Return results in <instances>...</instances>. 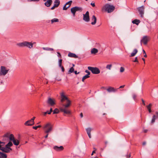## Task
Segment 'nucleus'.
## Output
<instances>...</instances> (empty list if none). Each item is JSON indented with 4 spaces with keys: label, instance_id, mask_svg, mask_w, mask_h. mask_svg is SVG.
Listing matches in <instances>:
<instances>
[{
    "label": "nucleus",
    "instance_id": "f257e3e1",
    "mask_svg": "<svg viewBox=\"0 0 158 158\" xmlns=\"http://www.w3.org/2000/svg\"><path fill=\"white\" fill-rule=\"evenodd\" d=\"M61 97L60 102L63 103L64 101H66V104H62V105L64 107H61L60 108V111L63 112L64 114H69L71 113L70 111L68 109L71 104V101L64 94V92L60 93Z\"/></svg>",
    "mask_w": 158,
    "mask_h": 158
},
{
    "label": "nucleus",
    "instance_id": "f03ea898",
    "mask_svg": "<svg viewBox=\"0 0 158 158\" xmlns=\"http://www.w3.org/2000/svg\"><path fill=\"white\" fill-rule=\"evenodd\" d=\"M115 9V7L109 4H106L102 7V10L108 13L113 12Z\"/></svg>",
    "mask_w": 158,
    "mask_h": 158
},
{
    "label": "nucleus",
    "instance_id": "7ed1b4c3",
    "mask_svg": "<svg viewBox=\"0 0 158 158\" xmlns=\"http://www.w3.org/2000/svg\"><path fill=\"white\" fill-rule=\"evenodd\" d=\"M52 125L50 123H47L43 127L44 132L48 133L51 132L52 130Z\"/></svg>",
    "mask_w": 158,
    "mask_h": 158
},
{
    "label": "nucleus",
    "instance_id": "20e7f679",
    "mask_svg": "<svg viewBox=\"0 0 158 158\" xmlns=\"http://www.w3.org/2000/svg\"><path fill=\"white\" fill-rule=\"evenodd\" d=\"M88 69L90 70L93 74H98L100 73V70L97 67H93L90 66L88 67Z\"/></svg>",
    "mask_w": 158,
    "mask_h": 158
},
{
    "label": "nucleus",
    "instance_id": "39448f33",
    "mask_svg": "<svg viewBox=\"0 0 158 158\" xmlns=\"http://www.w3.org/2000/svg\"><path fill=\"white\" fill-rule=\"evenodd\" d=\"M56 100L54 98L50 97H48L46 102L49 105L51 106H53L56 104Z\"/></svg>",
    "mask_w": 158,
    "mask_h": 158
},
{
    "label": "nucleus",
    "instance_id": "423d86ee",
    "mask_svg": "<svg viewBox=\"0 0 158 158\" xmlns=\"http://www.w3.org/2000/svg\"><path fill=\"white\" fill-rule=\"evenodd\" d=\"M9 69H6V68L4 66H1L0 71V76H5L8 72Z\"/></svg>",
    "mask_w": 158,
    "mask_h": 158
},
{
    "label": "nucleus",
    "instance_id": "0eeeda50",
    "mask_svg": "<svg viewBox=\"0 0 158 158\" xmlns=\"http://www.w3.org/2000/svg\"><path fill=\"white\" fill-rule=\"evenodd\" d=\"M35 117H33L30 120H27V121L25 122L24 123V125L25 126H32L34 124V120L35 119Z\"/></svg>",
    "mask_w": 158,
    "mask_h": 158
},
{
    "label": "nucleus",
    "instance_id": "6e6552de",
    "mask_svg": "<svg viewBox=\"0 0 158 158\" xmlns=\"http://www.w3.org/2000/svg\"><path fill=\"white\" fill-rule=\"evenodd\" d=\"M149 37L147 36H143L140 40L141 45H142V43H143L144 45H146L148 41Z\"/></svg>",
    "mask_w": 158,
    "mask_h": 158
},
{
    "label": "nucleus",
    "instance_id": "1a4fd4ad",
    "mask_svg": "<svg viewBox=\"0 0 158 158\" xmlns=\"http://www.w3.org/2000/svg\"><path fill=\"white\" fill-rule=\"evenodd\" d=\"M138 10L140 16L142 18H143V15L144 14V7L143 6H142L140 7H138L137 8Z\"/></svg>",
    "mask_w": 158,
    "mask_h": 158
},
{
    "label": "nucleus",
    "instance_id": "9d476101",
    "mask_svg": "<svg viewBox=\"0 0 158 158\" xmlns=\"http://www.w3.org/2000/svg\"><path fill=\"white\" fill-rule=\"evenodd\" d=\"M83 20L86 22H89L90 20L89 12L88 11H86L85 14H83Z\"/></svg>",
    "mask_w": 158,
    "mask_h": 158
},
{
    "label": "nucleus",
    "instance_id": "9b49d317",
    "mask_svg": "<svg viewBox=\"0 0 158 158\" xmlns=\"http://www.w3.org/2000/svg\"><path fill=\"white\" fill-rule=\"evenodd\" d=\"M118 88L115 89L114 88L111 86H109L108 89H107L106 90L109 93L110 92H115L117 91Z\"/></svg>",
    "mask_w": 158,
    "mask_h": 158
},
{
    "label": "nucleus",
    "instance_id": "f8f14e48",
    "mask_svg": "<svg viewBox=\"0 0 158 158\" xmlns=\"http://www.w3.org/2000/svg\"><path fill=\"white\" fill-rule=\"evenodd\" d=\"M72 2V1H70L68 2H67L64 6L63 7V10H66L68 8L70 7Z\"/></svg>",
    "mask_w": 158,
    "mask_h": 158
},
{
    "label": "nucleus",
    "instance_id": "ddd939ff",
    "mask_svg": "<svg viewBox=\"0 0 158 158\" xmlns=\"http://www.w3.org/2000/svg\"><path fill=\"white\" fill-rule=\"evenodd\" d=\"M156 114L155 115H153L152 116V119L151 121V123L152 124L154 123L155 122L156 119L158 118V112H156Z\"/></svg>",
    "mask_w": 158,
    "mask_h": 158
},
{
    "label": "nucleus",
    "instance_id": "4468645a",
    "mask_svg": "<svg viewBox=\"0 0 158 158\" xmlns=\"http://www.w3.org/2000/svg\"><path fill=\"white\" fill-rule=\"evenodd\" d=\"M53 149L57 151H60L63 150L64 149V147L63 146L58 147L57 146H55L53 147Z\"/></svg>",
    "mask_w": 158,
    "mask_h": 158
},
{
    "label": "nucleus",
    "instance_id": "2eb2a0df",
    "mask_svg": "<svg viewBox=\"0 0 158 158\" xmlns=\"http://www.w3.org/2000/svg\"><path fill=\"white\" fill-rule=\"evenodd\" d=\"M1 150L6 153H8L10 152L12 150V149L10 148H6V147H3L2 148Z\"/></svg>",
    "mask_w": 158,
    "mask_h": 158
},
{
    "label": "nucleus",
    "instance_id": "dca6fc26",
    "mask_svg": "<svg viewBox=\"0 0 158 158\" xmlns=\"http://www.w3.org/2000/svg\"><path fill=\"white\" fill-rule=\"evenodd\" d=\"M68 56L70 57L74 58H78V56L75 53L69 52L68 54Z\"/></svg>",
    "mask_w": 158,
    "mask_h": 158
},
{
    "label": "nucleus",
    "instance_id": "f3484780",
    "mask_svg": "<svg viewBox=\"0 0 158 158\" xmlns=\"http://www.w3.org/2000/svg\"><path fill=\"white\" fill-rule=\"evenodd\" d=\"M92 130V128L90 127H88L86 129V131L88 135L89 138L90 139L91 138V132Z\"/></svg>",
    "mask_w": 158,
    "mask_h": 158
},
{
    "label": "nucleus",
    "instance_id": "a211bd4d",
    "mask_svg": "<svg viewBox=\"0 0 158 158\" xmlns=\"http://www.w3.org/2000/svg\"><path fill=\"white\" fill-rule=\"evenodd\" d=\"M92 130V128L90 127H88L86 129V131L88 135L89 138L90 139L91 138V132Z\"/></svg>",
    "mask_w": 158,
    "mask_h": 158
},
{
    "label": "nucleus",
    "instance_id": "6ab92c4d",
    "mask_svg": "<svg viewBox=\"0 0 158 158\" xmlns=\"http://www.w3.org/2000/svg\"><path fill=\"white\" fill-rule=\"evenodd\" d=\"M52 0H48L44 3L45 5L47 7H49L52 4Z\"/></svg>",
    "mask_w": 158,
    "mask_h": 158
},
{
    "label": "nucleus",
    "instance_id": "aec40b11",
    "mask_svg": "<svg viewBox=\"0 0 158 158\" xmlns=\"http://www.w3.org/2000/svg\"><path fill=\"white\" fill-rule=\"evenodd\" d=\"M26 41H24L22 42L19 43L17 44V45L20 47H26Z\"/></svg>",
    "mask_w": 158,
    "mask_h": 158
},
{
    "label": "nucleus",
    "instance_id": "412c9836",
    "mask_svg": "<svg viewBox=\"0 0 158 158\" xmlns=\"http://www.w3.org/2000/svg\"><path fill=\"white\" fill-rule=\"evenodd\" d=\"M26 47H28L30 48H31L33 47V44L31 42L26 41Z\"/></svg>",
    "mask_w": 158,
    "mask_h": 158
},
{
    "label": "nucleus",
    "instance_id": "4be33fe9",
    "mask_svg": "<svg viewBox=\"0 0 158 158\" xmlns=\"http://www.w3.org/2000/svg\"><path fill=\"white\" fill-rule=\"evenodd\" d=\"M92 20L93 21V22H92L91 24L92 25H94L96 24L97 21V19L95 15H93L92 16Z\"/></svg>",
    "mask_w": 158,
    "mask_h": 158
},
{
    "label": "nucleus",
    "instance_id": "5701e85b",
    "mask_svg": "<svg viewBox=\"0 0 158 158\" xmlns=\"http://www.w3.org/2000/svg\"><path fill=\"white\" fill-rule=\"evenodd\" d=\"M138 52V50L136 49H135L133 51V52H132L131 54V55L130 56V57H133Z\"/></svg>",
    "mask_w": 158,
    "mask_h": 158
},
{
    "label": "nucleus",
    "instance_id": "b1692460",
    "mask_svg": "<svg viewBox=\"0 0 158 158\" xmlns=\"http://www.w3.org/2000/svg\"><path fill=\"white\" fill-rule=\"evenodd\" d=\"M98 52V50L95 48H93L91 50V53L92 54H96Z\"/></svg>",
    "mask_w": 158,
    "mask_h": 158
},
{
    "label": "nucleus",
    "instance_id": "393cba45",
    "mask_svg": "<svg viewBox=\"0 0 158 158\" xmlns=\"http://www.w3.org/2000/svg\"><path fill=\"white\" fill-rule=\"evenodd\" d=\"M140 22V20L138 19H135L132 21V23H133L137 25H138L139 24Z\"/></svg>",
    "mask_w": 158,
    "mask_h": 158
},
{
    "label": "nucleus",
    "instance_id": "a878e982",
    "mask_svg": "<svg viewBox=\"0 0 158 158\" xmlns=\"http://www.w3.org/2000/svg\"><path fill=\"white\" fill-rule=\"evenodd\" d=\"M7 155L2 152H0V158H6Z\"/></svg>",
    "mask_w": 158,
    "mask_h": 158
},
{
    "label": "nucleus",
    "instance_id": "bb28decb",
    "mask_svg": "<svg viewBox=\"0 0 158 158\" xmlns=\"http://www.w3.org/2000/svg\"><path fill=\"white\" fill-rule=\"evenodd\" d=\"M14 144L16 146H18L19 144V140L18 139H15L12 141Z\"/></svg>",
    "mask_w": 158,
    "mask_h": 158
},
{
    "label": "nucleus",
    "instance_id": "cd10ccee",
    "mask_svg": "<svg viewBox=\"0 0 158 158\" xmlns=\"http://www.w3.org/2000/svg\"><path fill=\"white\" fill-rule=\"evenodd\" d=\"M74 7V8H75V9L76 11H81L82 10V8L80 7L76 6Z\"/></svg>",
    "mask_w": 158,
    "mask_h": 158
},
{
    "label": "nucleus",
    "instance_id": "c85d7f7f",
    "mask_svg": "<svg viewBox=\"0 0 158 158\" xmlns=\"http://www.w3.org/2000/svg\"><path fill=\"white\" fill-rule=\"evenodd\" d=\"M71 13L73 14V16H75V15L76 12L75 8L74 7L71 8Z\"/></svg>",
    "mask_w": 158,
    "mask_h": 158
},
{
    "label": "nucleus",
    "instance_id": "c756f323",
    "mask_svg": "<svg viewBox=\"0 0 158 158\" xmlns=\"http://www.w3.org/2000/svg\"><path fill=\"white\" fill-rule=\"evenodd\" d=\"M9 139L11 141H13L15 139L14 135L12 134H11L9 135Z\"/></svg>",
    "mask_w": 158,
    "mask_h": 158
},
{
    "label": "nucleus",
    "instance_id": "7c9ffc66",
    "mask_svg": "<svg viewBox=\"0 0 158 158\" xmlns=\"http://www.w3.org/2000/svg\"><path fill=\"white\" fill-rule=\"evenodd\" d=\"M152 106V104L151 103L149 104L147 106V109L148 110V111L149 113H150L152 112V110H151V107Z\"/></svg>",
    "mask_w": 158,
    "mask_h": 158
},
{
    "label": "nucleus",
    "instance_id": "2f4dec72",
    "mask_svg": "<svg viewBox=\"0 0 158 158\" xmlns=\"http://www.w3.org/2000/svg\"><path fill=\"white\" fill-rule=\"evenodd\" d=\"M13 145V144L11 142H9L7 144L5 145L6 148H10Z\"/></svg>",
    "mask_w": 158,
    "mask_h": 158
},
{
    "label": "nucleus",
    "instance_id": "473e14b6",
    "mask_svg": "<svg viewBox=\"0 0 158 158\" xmlns=\"http://www.w3.org/2000/svg\"><path fill=\"white\" fill-rule=\"evenodd\" d=\"M51 22L52 23H53L54 22H59V19L57 18H54L51 20Z\"/></svg>",
    "mask_w": 158,
    "mask_h": 158
},
{
    "label": "nucleus",
    "instance_id": "72a5a7b5",
    "mask_svg": "<svg viewBox=\"0 0 158 158\" xmlns=\"http://www.w3.org/2000/svg\"><path fill=\"white\" fill-rule=\"evenodd\" d=\"M54 3V5H57V7L59 6L60 4V1L59 0H55Z\"/></svg>",
    "mask_w": 158,
    "mask_h": 158
},
{
    "label": "nucleus",
    "instance_id": "f704fd0d",
    "mask_svg": "<svg viewBox=\"0 0 158 158\" xmlns=\"http://www.w3.org/2000/svg\"><path fill=\"white\" fill-rule=\"evenodd\" d=\"M59 112V110L57 108H56L53 111V114H58Z\"/></svg>",
    "mask_w": 158,
    "mask_h": 158
},
{
    "label": "nucleus",
    "instance_id": "c9c22d12",
    "mask_svg": "<svg viewBox=\"0 0 158 158\" xmlns=\"http://www.w3.org/2000/svg\"><path fill=\"white\" fill-rule=\"evenodd\" d=\"M74 69L73 67H71L68 71V73H70L74 72Z\"/></svg>",
    "mask_w": 158,
    "mask_h": 158
},
{
    "label": "nucleus",
    "instance_id": "e433bc0d",
    "mask_svg": "<svg viewBox=\"0 0 158 158\" xmlns=\"http://www.w3.org/2000/svg\"><path fill=\"white\" fill-rule=\"evenodd\" d=\"M62 60L61 59H59L58 60V65L59 67L62 66Z\"/></svg>",
    "mask_w": 158,
    "mask_h": 158
},
{
    "label": "nucleus",
    "instance_id": "4c0bfd02",
    "mask_svg": "<svg viewBox=\"0 0 158 158\" xmlns=\"http://www.w3.org/2000/svg\"><path fill=\"white\" fill-rule=\"evenodd\" d=\"M112 67V64H108L106 66V68L110 70Z\"/></svg>",
    "mask_w": 158,
    "mask_h": 158
},
{
    "label": "nucleus",
    "instance_id": "58836bf2",
    "mask_svg": "<svg viewBox=\"0 0 158 158\" xmlns=\"http://www.w3.org/2000/svg\"><path fill=\"white\" fill-rule=\"evenodd\" d=\"M124 68L122 67H121L120 68V72L121 73H123L124 71Z\"/></svg>",
    "mask_w": 158,
    "mask_h": 158
},
{
    "label": "nucleus",
    "instance_id": "ea45409f",
    "mask_svg": "<svg viewBox=\"0 0 158 158\" xmlns=\"http://www.w3.org/2000/svg\"><path fill=\"white\" fill-rule=\"evenodd\" d=\"M57 7V5H54L52 7H51V9L52 10H54L55 7Z\"/></svg>",
    "mask_w": 158,
    "mask_h": 158
},
{
    "label": "nucleus",
    "instance_id": "a19ab883",
    "mask_svg": "<svg viewBox=\"0 0 158 158\" xmlns=\"http://www.w3.org/2000/svg\"><path fill=\"white\" fill-rule=\"evenodd\" d=\"M83 77L85 79L89 77L90 76H88V75H85Z\"/></svg>",
    "mask_w": 158,
    "mask_h": 158
},
{
    "label": "nucleus",
    "instance_id": "79ce46f5",
    "mask_svg": "<svg viewBox=\"0 0 158 158\" xmlns=\"http://www.w3.org/2000/svg\"><path fill=\"white\" fill-rule=\"evenodd\" d=\"M57 53L58 54V55H57L58 57H60V58H61L62 56H61V54H60V53L58 52H57Z\"/></svg>",
    "mask_w": 158,
    "mask_h": 158
},
{
    "label": "nucleus",
    "instance_id": "37998d69",
    "mask_svg": "<svg viewBox=\"0 0 158 158\" xmlns=\"http://www.w3.org/2000/svg\"><path fill=\"white\" fill-rule=\"evenodd\" d=\"M85 72L87 73L86 75H88V76H89V75L90 74V73L87 70H85Z\"/></svg>",
    "mask_w": 158,
    "mask_h": 158
},
{
    "label": "nucleus",
    "instance_id": "c03bdc74",
    "mask_svg": "<svg viewBox=\"0 0 158 158\" xmlns=\"http://www.w3.org/2000/svg\"><path fill=\"white\" fill-rule=\"evenodd\" d=\"M49 48L47 47V48H45V47H43L42 48L44 50H47V51H49Z\"/></svg>",
    "mask_w": 158,
    "mask_h": 158
},
{
    "label": "nucleus",
    "instance_id": "a18cd8bd",
    "mask_svg": "<svg viewBox=\"0 0 158 158\" xmlns=\"http://www.w3.org/2000/svg\"><path fill=\"white\" fill-rule=\"evenodd\" d=\"M59 67L61 68L62 72H64V69L62 66Z\"/></svg>",
    "mask_w": 158,
    "mask_h": 158
},
{
    "label": "nucleus",
    "instance_id": "49530a36",
    "mask_svg": "<svg viewBox=\"0 0 158 158\" xmlns=\"http://www.w3.org/2000/svg\"><path fill=\"white\" fill-rule=\"evenodd\" d=\"M49 111L48 110L45 112H44V115L45 116L47 114H49Z\"/></svg>",
    "mask_w": 158,
    "mask_h": 158
},
{
    "label": "nucleus",
    "instance_id": "de8ad7c7",
    "mask_svg": "<svg viewBox=\"0 0 158 158\" xmlns=\"http://www.w3.org/2000/svg\"><path fill=\"white\" fill-rule=\"evenodd\" d=\"M134 62H138V59H137V57H136L135 58V60H134L133 61Z\"/></svg>",
    "mask_w": 158,
    "mask_h": 158
},
{
    "label": "nucleus",
    "instance_id": "09e8293b",
    "mask_svg": "<svg viewBox=\"0 0 158 158\" xmlns=\"http://www.w3.org/2000/svg\"><path fill=\"white\" fill-rule=\"evenodd\" d=\"M0 143L1 144V147H2V146H3L4 145L5 143L4 142L1 141Z\"/></svg>",
    "mask_w": 158,
    "mask_h": 158
},
{
    "label": "nucleus",
    "instance_id": "8fccbe9b",
    "mask_svg": "<svg viewBox=\"0 0 158 158\" xmlns=\"http://www.w3.org/2000/svg\"><path fill=\"white\" fill-rule=\"evenodd\" d=\"M28 1L30 2L33 1V2H39L40 0H28Z\"/></svg>",
    "mask_w": 158,
    "mask_h": 158
},
{
    "label": "nucleus",
    "instance_id": "3c124183",
    "mask_svg": "<svg viewBox=\"0 0 158 158\" xmlns=\"http://www.w3.org/2000/svg\"><path fill=\"white\" fill-rule=\"evenodd\" d=\"M133 96V99L134 100H135V98H136V95L135 94H133V96Z\"/></svg>",
    "mask_w": 158,
    "mask_h": 158
},
{
    "label": "nucleus",
    "instance_id": "603ef678",
    "mask_svg": "<svg viewBox=\"0 0 158 158\" xmlns=\"http://www.w3.org/2000/svg\"><path fill=\"white\" fill-rule=\"evenodd\" d=\"M56 79L58 81H60L61 80V79L60 78L58 77H57L56 78Z\"/></svg>",
    "mask_w": 158,
    "mask_h": 158
},
{
    "label": "nucleus",
    "instance_id": "864d4df0",
    "mask_svg": "<svg viewBox=\"0 0 158 158\" xmlns=\"http://www.w3.org/2000/svg\"><path fill=\"white\" fill-rule=\"evenodd\" d=\"M49 114H51V112L52 111V108H51L50 109V110L49 111Z\"/></svg>",
    "mask_w": 158,
    "mask_h": 158
},
{
    "label": "nucleus",
    "instance_id": "5fc2aeb1",
    "mask_svg": "<svg viewBox=\"0 0 158 158\" xmlns=\"http://www.w3.org/2000/svg\"><path fill=\"white\" fill-rule=\"evenodd\" d=\"M93 7L95 6V4L94 3H93V2L91 3L90 4Z\"/></svg>",
    "mask_w": 158,
    "mask_h": 158
},
{
    "label": "nucleus",
    "instance_id": "6e6d98bb",
    "mask_svg": "<svg viewBox=\"0 0 158 158\" xmlns=\"http://www.w3.org/2000/svg\"><path fill=\"white\" fill-rule=\"evenodd\" d=\"M4 136L6 137V138H9V135L8 134H5V136Z\"/></svg>",
    "mask_w": 158,
    "mask_h": 158
},
{
    "label": "nucleus",
    "instance_id": "4d7b16f0",
    "mask_svg": "<svg viewBox=\"0 0 158 158\" xmlns=\"http://www.w3.org/2000/svg\"><path fill=\"white\" fill-rule=\"evenodd\" d=\"M126 157L127 158H129L131 157V154H130L129 155H127Z\"/></svg>",
    "mask_w": 158,
    "mask_h": 158
},
{
    "label": "nucleus",
    "instance_id": "13d9d810",
    "mask_svg": "<svg viewBox=\"0 0 158 158\" xmlns=\"http://www.w3.org/2000/svg\"><path fill=\"white\" fill-rule=\"evenodd\" d=\"M32 128L35 130H36L37 129V126H33L32 127Z\"/></svg>",
    "mask_w": 158,
    "mask_h": 158
},
{
    "label": "nucleus",
    "instance_id": "bf43d9fd",
    "mask_svg": "<svg viewBox=\"0 0 158 158\" xmlns=\"http://www.w3.org/2000/svg\"><path fill=\"white\" fill-rule=\"evenodd\" d=\"M142 100V102H143V104L145 106V102H144V100L143 99H141Z\"/></svg>",
    "mask_w": 158,
    "mask_h": 158
},
{
    "label": "nucleus",
    "instance_id": "052dcab7",
    "mask_svg": "<svg viewBox=\"0 0 158 158\" xmlns=\"http://www.w3.org/2000/svg\"><path fill=\"white\" fill-rule=\"evenodd\" d=\"M80 117L81 118H82L83 117V114L82 113H81L80 114Z\"/></svg>",
    "mask_w": 158,
    "mask_h": 158
},
{
    "label": "nucleus",
    "instance_id": "680f3d73",
    "mask_svg": "<svg viewBox=\"0 0 158 158\" xmlns=\"http://www.w3.org/2000/svg\"><path fill=\"white\" fill-rule=\"evenodd\" d=\"M54 49L53 48H49V51H53Z\"/></svg>",
    "mask_w": 158,
    "mask_h": 158
},
{
    "label": "nucleus",
    "instance_id": "e2e57ef3",
    "mask_svg": "<svg viewBox=\"0 0 158 158\" xmlns=\"http://www.w3.org/2000/svg\"><path fill=\"white\" fill-rule=\"evenodd\" d=\"M124 86H125V85H121L120 86V87H119V88H124Z\"/></svg>",
    "mask_w": 158,
    "mask_h": 158
},
{
    "label": "nucleus",
    "instance_id": "0e129e2a",
    "mask_svg": "<svg viewBox=\"0 0 158 158\" xmlns=\"http://www.w3.org/2000/svg\"><path fill=\"white\" fill-rule=\"evenodd\" d=\"M74 72V73H75V74H79V72L77 73V71H75Z\"/></svg>",
    "mask_w": 158,
    "mask_h": 158
},
{
    "label": "nucleus",
    "instance_id": "69168bd1",
    "mask_svg": "<svg viewBox=\"0 0 158 158\" xmlns=\"http://www.w3.org/2000/svg\"><path fill=\"white\" fill-rule=\"evenodd\" d=\"M48 133H47V135L45 136V138H47L48 137Z\"/></svg>",
    "mask_w": 158,
    "mask_h": 158
},
{
    "label": "nucleus",
    "instance_id": "338daca9",
    "mask_svg": "<svg viewBox=\"0 0 158 158\" xmlns=\"http://www.w3.org/2000/svg\"><path fill=\"white\" fill-rule=\"evenodd\" d=\"M101 89H106H106H107L106 88V87H103V86H102V87H101Z\"/></svg>",
    "mask_w": 158,
    "mask_h": 158
},
{
    "label": "nucleus",
    "instance_id": "774afa93",
    "mask_svg": "<svg viewBox=\"0 0 158 158\" xmlns=\"http://www.w3.org/2000/svg\"><path fill=\"white\" fill-rule=\"evenodd\" d=\"M146 144V142H144L142 144L144 146Z\"/></svg>",
    "mask_w": 158,
    "mask_h": 158
}]
</instances>
